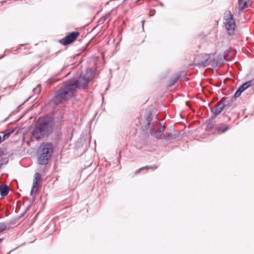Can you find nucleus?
I'll use <instances>...</instances> for the list:
<instances>
[{
	"label": "nucleus",
	"instance_id": "nucleus-3",
	"mask_svg": "<svg viewBox=\"0 0 254 254\" xmlns=\"http://www.w3.org/2000/svg\"><path fill=\"white\" fill-rule=\"evenodd\" d=\"M73 87H70L66 81L65 82L62 87L56 93L53 98L54 103L56 105L64 103L73 97L75 92Z\"/></svg>",
	"mask_w": 254,
	"mask_h": 254
},
{
	"label": "nucleus",
	"instance_id": "nucleus-1",
	"mask_svg": "<svg viewBox=\"0 0 254 254\" xmlns=\"http://www.w3.org/2000/svg\"><path fill=\"white\" fill-rule=\"evenodd\" d=\"M53 124L51 118L47 117L38 120L32 131V135L36 139L48 136L53 131Z\"/></svg>",
	"mask_w": 254,
	"mask_h": 254
},
{
	"label": "nucleus",
	"instance_id": "nucleus-10",
	"mask_svg": "<svg viewBox=\"0 0 254 254\" xmlns=\"http://www.w3.org/2000/svg\"><path fill=\"white\" fill-rule=\"evenodd\" d=\"M224 106L220 101L218 102L214 107L211 108V112L214 115V117L220 114L224 110Z\"/></svg>",
	"mask_w": 254,
	"mask_h": 254
},
{
	"label": "nucleus",
	"instance_id": "nucleus-25",
	"mask_svg": "<svg viewBox=\"0 0 254 254\" xmlns=\"http://www.w3.org/2000/svg\"><path fill=\"white\" fill-rule=\"evenodd\" d=\"M175 83H176V81H173L172 84H174Z\"/></svg>",
	"mask_w": 254,
	"mask_h": 254
},
{
	"label": "nucleus",
	"instance_id": "nucleus-16",
	"mask_svg": "<svg viewBox=\"0 0 254 254\" xmlns=\"http://www.w3.org/2000/svg\"><path fill=\"white\" fill-rule=\"evenodd\" d=\"M229 129V127L226 124H222L217 127V132L219 133H222L228 130Z\"/></svg>",
	"mask_w": 254,
	"mask_h": 254
},
{
	"label": "nucleus",
	"instance_id": "nucleus-19",
	"mask_svg": "<svg viewBox=\"0 0 254 254\" xmlns=\"http://www.w3.org/2000/svg\"><path fill=\"white\" fill-rule=\"evenodd\" d=\"M8 162V158L7 157L1 158L0 159V168L4 164H6Z\"/></svg>",
	"mask_w": 254,
	"mask_h": 254
},
{
	"label": "nucleus",
	"instance_id": "nucleus-6",
	"mask_svg": "<svg viewBox=\"0 0 254 254\" xmlns=\"http://www.w3.org/2000/svg\"><path fill=\"white\" fill-rule=\"evenodd\" d=\"M79 32H72L67 35L64 39L61 40V43L64 45H67L72 43L79 36Z\"/></svg>",
	"mask_w": 254,
	"mask_h": 254
},
{
	"label": "nucleus",
	"instance_id": "nucleus-5",
	"mask_svg": "<svg viewBox=\"0 0 254 254\" xmlns=\"http://www.w3.org/2000/svg\"><path fill=\"white\" fill-rule=\"evenodd\" d=\"M224 24L227 33L230 35H234L236 28V21L233 17H228L225 19Z\"/></svg>",
	"mask_w": 254,
	"mask_h": 254
},
{
	"label": "nucleus",
	"instance_id": "nucleus-17",
	"mask_svg": "<svg viewBox=\"0 0 254 254\" xmlns=\"http://www.w3.org/2000/svg\"><path fill=\"white\" fill-rule=\"evenodd\" d=\"M13 129H8L4 131L3 132V135L2 137V141H4L5 139H7L10 135L14 131Z\"/></svg>",
	"mask_w": 254,
	"mask_h": 254
},
{
	"label": "nucleus",
	"instance_id": "nucleus-14",
	"mask_svg": "<svg viewBox=\"0 0 254 254\" xmlns=\"http://www.w3.org/2000/svg\"><path fill=\"white\" fill-rule=\"evenodd\" d=\"M152 120V114H151V113H149L146 118L145 125L142 127L144 130H146L149 128L150 123Z\"/></svg>",
	"mask_w": 254,
	"mask_h": 254
},
{
	"label": "nucleus",
	"instance_id": "nucleus-12",
	"mask_svg": "<svg viewBox=\"0 0 254 254\" xmlns=\"http://www.w3.org/2000/svg\"><path fill=\"white\" fill-rule=\"evenodd\" d=\"M203 61L199 62L197 64L200 67H206L210 64V58L208 56L204 55L202 56Z\"/></svg>",
	"mask_w": 254,
	"mask_h": 254
},
{
	"label": "nucleus",
	"instance_id": "nucleus-23",
	"mask_svg": "<svg viewBox=\"0 0 254 254\" xmlns=\"http://www.w3.org/2000/svg\"><path fill=\"white\" fill-rule=\"evenodd\" d=\"M2 142V137L0 135V143Z\"/></svg>",
	"mask_w": 254,
	"mask_h": 254
},
{
	"label": "nucleus",
	"instance_id": "nucleus-20",
	"mask_svg": "<svg viewBox=\"0 0 254 254\" xmlns=\"http://www.w3.org/2000/svg\"><path fill=\"white\" fill-rule=\"evenodd\" d=\"M6 226L4 223H0V233L6 229Z\"/></svg>",
	"mask_w": 254,
	"mask_h": 254
},
{
	"label": "nucleus",
	"instance_id": "nucleus-2",
	"mask_svg": "<svg viewBox=\"0 0 254 254\" xmlns=\"http://www.w3.org/2000/svg\"><path fill=\"white\" fill-rule=\"evenodd\" d=\"M94 75V70L87 68L85 72H82L77 79H72L66 81V82L70 87L72 85L74 86L73 87V90L75 92L77 88H84L89 81L93 78Z\"/></svg>",
	"mask_w": 254,
	"mask_h": 254
},
{
	"label": "nucleus",
	"instance_id": "nucleus-15",
	"mask_svg": "<svg viewBox=\"0 0 254 254\" xmlns=\"http://www.w3.org/2000/svg\"><path fill=\"white\" fill-rule=\"evenodd\" d=\"M221 101L222 102L224 108H228L231 107L233 104V100L232 98L230 99H223Z\"/></svg>",
	"mask_w": 254,
	"mask_h": 254
},
{
	"label": "nucleus",
	"instance_id": "nucleus-9",
	"mask_svg": "<svg viewBox=\"0 0 254 254\" xmlns=\"http://www.w3.org/2000/svg\"><path fill=\"white\" fill-rule=\"evenodd\" d=\"M165 127H163V129L159 128L157 125H153L152 128L150 130V132L152 135L154 136L157 138H161L163 134L164 129Z\"/></svg>",
	"mask_w": 254,
	"mask_h": 254
},
{
	"label": "nucleus",
	"instance_id": "nucleus-4",
	"mask_svg": "<svg viewBox=\"0 0 254 254\" xmlns=\"http://www.w3.org/2000/svg\"><path fill=\"white\" fill-rule=\"evenodd\" d=\"M54 149L50 142H43L40 144L37 152L38 162L40 165H46L50 159Z\"/></svg>",
	"mask_w": 254,
	"mask_h": 254
},
{
	"label": "nucleus",
	"instance_id": "nucleus-24",
	"mask_svg": "<svg viewBox=\"0 0 254 254\" xmlns=\"http://www.w3.org/2000/svg\"><path fill=\"white\" fill-rule=\"evenodd\" d=\"M3 240V238H0V243L2 242Z\"/></svg>",
	"mask_w": 254,
	"mask_h": 254
},
{
	"label": "nucleus",
	"instance_id": "nucleus-13",
	"mask_svg": "<svg viewBox=\"0 0 254 254\" xmlns=\"http://www.w3.org/2000/svg\"><path fill=\"white\" fill-rule=\"evenodd\" d=\"M9 189L6 185H0V193L2 196L7 195L9 192Z\"/></svg>",
	"mask_w": 254,
	"mask_h": 254
},
{
	"label": "nucleus",
	"instance_id": "nucleus-22",
	"mask_svg": "<svg viewBox=\"0 0 254 254\" xmlns=\"http://www.w3.org/2000/svg\"><path fill=\"white\" fill-rule=\"evenodd\" d=\"M3 154V152L1 149H0V157H1Z\"/></svg>",
	"mask_w": 254,
	"mask_h": 254
},
{
	"label": "nucleus",
	"instance_id": "nucleus-26",
	"mask_svg": "<svg viewBox=\"0 0 254 254\" xmlns=\"http://www.w3.org/2000/svg\"><path fill=\"white\" fill-rule=\"evenodd\" d=\"M142 24H144V20H142Z\"/></svg>",
	"mask_w": 254,
	"mask_h": 254
},
{
	"label": "nucleus",
	"instance_id": "nucleus-18",
	"mask_svg": "<svg viewBox=\"0 0 254 254\" xmlns=\"http://www.w3.org/2000/svg\"><path fill=\"white\" fill-rule=\"evenodd\" d=\"M157 165H154L153 166H152V167H149V166H145V167H142L141 168H140L139 169H138V170H137L136 172H135V174H138L139 173H140L141 171H143V170H146V171H147L148 169H152V170H155L157 168Z\"/></svg>",
	"mask_w": 254,
	"mask_h": 254
},
{
	"label": "nucleus",
	"instance_id": "nucleus-21",
	"mask_svg": "<svg viewBox=\"0 0 254 254\" xmlns=\"http://www.w3.org/2000/svg\"><path fill=\"white\" fill-rule=\"evenodd\" d=\"M106 17H102L99 20V22H103L105 20Z\"/></svg>",
	"mask_w": 254,
	"mask_h": 254
},
{
	"label": "nucleus",
	"instance_id": "nucleus-11",
	"mask_svg": "<svg viewBox=\"0 0 254 254\" xmlns=\"http://www.w3.org/2000/svg\"><path fill=\"white\" fill-rule=\"evenodd\" d=\"M252 84V81H249L245 83H244L243 84H242L239 88V89L237 90V91H236V92L235 93V95H234V97L235 98L239 97L241 93L244 91L246 89H247L249 86H251Z\"/></svg>",
	"mask_w": 254,
	"mask_h": 254
},
{
	"label": "nucleus",
	"instance_id": "nucleus-27",
	"mask_svg": "<svg viewBox=\"0 0 254 254\" xmlns=\"http://www.w3.org/2000/svg\"><path fill=\"white\" fill-rule=\"evenodd\" d=\"M230 16H232L233 15L231 14H230Z\"/></svg>",
	"mask_w": 254,
	"mask_h": 254
},
{
	"label": "nucleus",
	"instance_id": "nucleus-7",
	"mask_svg": "<svg viewBox=\"0 0 254 254\" xmlns=\"http://www.w3.org/2000/svg\"><path fill=\"white\" fill-rule=\"evenodd\" d=\"M41 176L39 173H36L34 175V178L33 182L32 188L30 191V194L33 195V193H36L41 183Z\"/></svg>",
	"mask_w": 254,
	"mask_h": 254
},
{
	"label": "nucleus",
	"instance_id": "nucleus-28",
	"mask_svg": "<svg viewBox=\"0 0 254 254\" xmlns=\"http://www.w3.org/2000/svg\"><path fill=\"white\" fill-rule=\"evenodd\" d=\"M40 86V84H38V86H37V87H39V86Z\"/></svg>",
	"mask_w": 254,
	"mask_h": 254
},
{
	"label": "nucleus",
	"instance_id": "nucleus-8",
	"mask_svg": "<svg viewBox=\"0 0 254 254\" xmlns=\"http://www.w3.org/2000/svg\"><path fill=\"white\" fill-rule=\"evenodd\" d=\"M251 0H239V9L240 10L239 14H242V13L247 10L249 9L250 7L249 3Z\"/></svg>",
	"mask_w": 254,
	"mask_h": 254
}]
</instances>
